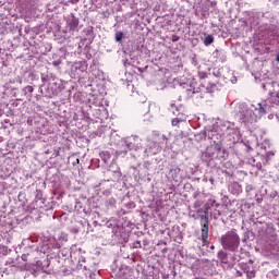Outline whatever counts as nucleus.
<instances>
[{"label":"nucleus","mask_w":279,"mask_h":279,"mask_svg":"<svg viewBox=\"0 0 279 279\" xmlns=\"http://www.w3.org/2000/svg\"><path fill=\"white\" fill-rule=\"evenodd\" d=\"M202 232L203 241H206V239H208V225L203 226Z\"/></svg>","instance_id":"1"},{"label":"nucleus","mask_w":279,"mask_h":279,"mask_svg":"<svg viewBox=\"0 0 279 279\" xmlns=\"http://www.w3.org/2000/svg\"><path fill=\"white\" fill-rule=\"evenodd\" d=\"M215 38H213V36L208 35L205 40H204V45H206V47H208V45H213Z\"/></svg>","instance_id":"2"},{"label":"nucleus","mask_w":279,"mask_h":279,"mask_svg":"<svg viewBox=\"0 0 279 279\" xmlns=\"http://www.w3.org/2000/svg\"><path fill=\"white\" fill-rule=\"evenodd\" d=\"M123 39V33H117L116 34V40H117V43H120V40H122Z\"/></svg>","instance_id":"3"},{"label":"nucleus","mask_w":279,"mask_h":279,"mask_svg":"<svg viewBox=\"0 0 279 279\" xmlns=\"http://www.w3.org/2000/svg\"><path fill=\"white\" fill-rule=\"evenodd\" d=\"M175 124H177V122H175V120H173V121H172V125H175Z\"/></svg>","instance_id":"4"},{"label":"nucleus","mask_w":279,"mask_h":279,"mask_svg":"<svg viewBox=\"0 0 279 279\" xmlns=\"http://www.w3.org/2000/svg\"><path fill=\"white\" fill-rule=\"evenodd\" d=\"M277 62H279V54L277 56Z\"/></svg>","instance_id":"5"}]
</instances>
